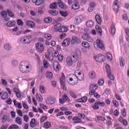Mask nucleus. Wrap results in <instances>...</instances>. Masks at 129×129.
Returning <instances> with one entry per match:
<instances>
[{"label":"nucleus","mask_w":129,"mask_h":129,"mask_svg":"<svg viewBox=\"0 0 129 129\" xmlns=\"http://www.w3.org/2000/svg\"><path fill=\"white\" fill-rule=\"evenodd\" d=\"M19 69L22 73H29L32 70V63L30 61H22L19 66Z\"/></svg>","instance_id":"nucleus-1"},{"label":"nucleus","mask_w":129,"mask_h":129,"mask_svg":"<svg viewBox=\"0 0 129 129\" xmlns=\"http://www.w3.org/2000/svg\"><path fill=\"white\" fill-rule=\"evenodd\" d=\"M80 57H81V52H80V50H76L75 52H72L70 57L74 63H76Z\"/></svg>","instance_id":"nucleus-2"},{"label":"nucleus","mask_w":129,"mask_h":129,"mask_svg":"<svg viewBox=\"0 0 129 129\" xmlns=\"http://www.w3.org/2000/svg\"><path fill=\"white\" fill-rule=\"evenodd\" d=\"M85 16L83 15H79L75 18L74 20V24L77 26H78L82 23V22H84L85 21Z\"/></svg>","instance_id":"nucleus-3"},{"label":"nucleus","mask_w":129,"mask_h":129,"mask_svg":"<svg viewBox=\"0 0 129 129\" xmlns=\"http://www.w3.org/2000/svg\"><path fill=\"white\" fill-rule=\"evenodd\" d=\"M53 51L54 49L51 47L47 49V53L45 54V58L48 60V61H53L54 60V56H53Z\"/></svg>","instance_id":"nucleus-4"},{"label":"nucleus","mask_w":129,"mask_h":129,"mask_svg":"<svg viewBox=\"0 0 129 129\" xmlns=\"http://www.w3.org/2000/svg\"><path fill=\"white\" fill-rule=\"evenodd\" d=\"M70 76L71 77L69 79L70 82H72V81H73V82L70 83V84H71V85H76L78 82V80L77 79V76L76 74H75L74 75L73 74H71L70 75Z\"/></svg>","instance_id":"nucleus-5"},{"label":"nucleus","mask_w":129,"mask_h":129,"mask_svg":"<svg viewBox=\"0 0 129 129\" xmlns=\"http://www.w3.org/2000/svg\"><path fill=\"white\" fill-rule=\"evenodd\" d=\"M75 74L77 75L78 81H82V80H84V74H83L80 70L75 71Z\"/></svg>","instance_id":"nucleus-6"},{"label":"nucleus","mask_w":129,"mask_h":129,"mask_svg":"<svg viewBox=\"0 0 129 129\" xmlns=\"http://www.w3.org/2000/svg\"><path fill=\"white\" fill-rule=\"evenodd\" d=\"M94 47L95 49H98V48H100L101 50L104 49V45L102 44V41L100 39H97L96 43H94Z\"/></svg>","instance_id":"nucleus-7"},{"label":"nucleus","mask_w":129,"mask_h":129,"mask_svg":"<svg viewBox=\"0 0 129 129\" xmlns=\"http://www.w3.org/2000/svg\"><path fill=\"white\" fill-rule=\"evenodd\" d=\"M113 4V10L116 14H117L118 13V10H119V4L120 3L118 0H115Z\"/></svg>","instance_id":"nucleus-8"},{"label":"nucleus","mask_w":129,"mask_h":129,"mask_svg":"<svg viewBox=\"0 0 129 129\" xmlns=\"http://www.w3.org/2000/svg\"><path fill=\"white\" fill-rule=\"evenodd\" d=\"M66 81L65 80V76L64 74H62L61 75V78H60V86L61 88L63 90H67V89L66 88V85H65V82Z\"/></svg>","instance_id":"nucleus-9"},{"label":"nucleus","mask_w":129,"mask_h":129,"mask_svg":"<svg viewBox=\"0 0 129 129\" xmlns=\"http://www.w3.org/2000/svg\"><path fill=\"white\" fill-rule=\"evenodd\" d=\"M94 59L96 60L97 62L101 63L103 62V61H105V56L102 54H99L98 55L94 56Z\"/></svg>","instance_id":"nucleus-10"},{"label":"nucleus","mask_w":129,"mask_h":129,"mask_svg":"<svg viewBox=\"0 0 129 129\" xmlns=\"http://www.w3.org/2000/svg\"><path fill=\"white\" fill-rule=\"evenodd\" d=\"M36 50L38 53H43L44 52V50H45V47L44 45L41 43H37L35 44Z\"/></svg>","instance_id":"nucleus-11"},{"label":"nucleus","mask_w":129,"mask_h":129,"mask_svg":"<svg viewBox=\"0 0 129 129\" xmlns=\"http://www.w3.org/2000/svg\"><path fill=\"white\" fill-rule=\"evenodd\" d=\"M99 105H100V106H104V105H105V103L103 102L97 101L96 102L93 106H92V107L93 109H99V106H98Z\"/></svg>","instance_id":"nucleus-12"},{"label":"nucleus","mask_w":129,"mask_h":129,"mask_svg":"<svg viewBox=\"0 0 129 129\" xmlns=\"http://www.w3.org/2000/svg\"><path fill=\"white\" fill-rule=\"evenodd\" d=\"M71 44H80L81 43V38L78 36H73L72 38Z\"/></svg>","instance_id":"nucleus-13"},{"label":"nucleus","mask_w":129,"mask_h":129,"mask_svg":"<svg viewBox=\"0 0 129 129\" xmlns=\"http://www.w3.org/2000/svg\"><path fill=\"white\" fill-rule=\"evenodd\" d=\"M59 103L63 104V103H65L66 101H68V102H69V101H70V99H69V97H68V96H67V95L63 94L62 96V98H59Z\"/></svg>","instance_id":"nucleus-14"},{"label":"nucleus","mask_w":129,"mask_h":129,"mask_svg":"<svg viewBox=\"0 0 129 129\" xmlns=\"http://www.w3.org/2000/svg\"><path fill=\"white\" fill-rule=\"evenodd\" d=\"M52 66L55 71H59V70H60V64H59V62H58V61H53L52 63Z\"/></svg>","instance_id":"nucleus-15"},{"label":"nucleus","mask_w":129,"mask_h":129,"mask_svg":"<svg viewBox=\"0 0 129 129\" xmlns=\"http://www.w3.org/2000/svg\"><path fill=\"white\" fill-rule=\"evenodd\" d=\"M84 40H86L88 42H93V39L87 34H85L82 36Z\"/></svg>","instance_id":"nucleus-16"},{"label":"nucleus","mask_w":129,"mask_h":129,"mask_svg":"<svg viewBox=\"0 0 129 129\" xmlns=\"http://www.w3.org/2000/svg\"><path fill=\"white\" fill-rule=\"evenodd\" d=\"M1 14L2 18H4L5 21H10V18L8 17V14L6 11H2Z\"/></svg>","instance_id":"nucleus-17"},{"label":"nucleus","mask_w":129,"mask_h":129,"mask_svg":"<svg viewBox=\"0 0 129 129\" xmlns=\"http://www.w3.org/2000/svg\"><path fill=\"white\" fill-rule=\"evenodd\" d=\"M37 124H38V123L37 122V120H36V119L33 118L31 120L30 122V127H36Z\"/></svg>","instance_id":"nucleus-18"},{"label":"nucleus","mask_w":129,"mask_h":129,"mask_svg":"<svg viewBox=\"0 0 129 129\" xmlns=\"http://www.w3.org/2000/svg\"><path fill=\"white\" fill-rule=\"evenodd\" d=\"M70 38L64 39L62 43V46L63 47H67V46H69V44H70Z\"/></svg>","instance_id":"nucleus-19"},{"label":"nucleus","mask_w":129,"mask_h":129,"mask_svg":"<svg viewBox=\"0 0 129 129\" xmlns=\"http://www.w3.org/2000/svg\"><path fill=\"white\" fill-rule=\"evenodd\" d=\"M66 63L68 66H72L74 62H73V60H72L70 57H68L66 59Z\"/></svg>","instance_id":"nucleus-20"},{"label":"nucleus","mask_w":129,"mask_h":129,"mask_svg":"<svg viewBox=\"0 0 129 129\" xmlns=\"http://www.w3.org/2000/svg\"><path fill=\"white\" fill-rule=\"evenodd\" d=\"M45 2V0H32V3L36 6H40Z\"/></svg>","instance_id":"nucleus-21"},{"label":"nucleus","mask_w":129,"mask_h":129,"mask_svg":"<svg viewBox=\"0 0 129 129\" xmlns=\"http://www.w3.org/2000/svg\"><path fill=\"white\" fill-rule=\"evenodd\" d=\"M95 19L97 24H98V25H101L102 20H101V17H100V16L98 15H96L95 16Z\"/></svg>","instance_id":"nucleus-22"},{"label":"nucleus","mask_w":129,"mask_h":129,"mask_svg":"<svg viewBox=\"0 0 129 129\" xmlns=\"http://www.w3.org/2000/svg\"><path fill=\"white\" fill-rule=\"evenodd\" d=\"M26 26L30 28H35V23L32 21H28L26 22Z\"/></svg>","instance_id":"nucleus-23"},{"label":"nucleus","mask_w":129,"mask_h":129,"mask_svg":"<svg viewBox=\"0 0 129 129\" xmlns=\"http://www.w3.org/2000/svg\"><path fill=\"white\" fill-rule=\"evenodd\" d=\"M86 26L88 28H92L94 26V23L92 20H89L86 22Z\"/></svg>","instance_id":"nucleus-24"},{"label":"nucleus","mask_w":129,"mask_h":129,"mask_svg":"<svg viewBox=\"0 0 129 129\" xmlns=\"http://www.w3.org/2000/svg\"><path fill=\"white\" fill-rule=\"evenodd\" d=\"M118 120L120 122H121L123 125H127V121H126V120L124 119L122 117H120L118 119Z\"/></svg>","instance_id":"nucleus-25"},{"label":"nucleus","mask_w":129,"mask_h":129,"mask_svg":"<svg viewBox=\"0 0 129 129\" xmlns=\"http://www.w3.org/2000/svg\"><path fill=\"white\" fill-rule=\"evenodd\" d=\"M6 25L9 28H12L16 25V22L15 21H10L7 23Z\"/></svg>","instance_id":"nucleus-26"},{"label":"nucleus","mask_w":129,"mask_h":129,"mask_svg":"<svg viewBox=\"0 0 129 129\" xmlns=\"http://www.w3.org/2000/svg\"><path fill=\"white\" fill-rule=\"evenodd\" d=\"M46 103H47V104H48L49 105H51L55 103V100L51 98L48 99L46 100Z\"/></svg>","instance_id":"nucleus-27"},{"label":"nucleus","mask_w":129,"mask_h":129,"mask_svg":"<svg viewBox=\"0 0 129 129\" xmlns=\"http://www.w3.org/2000/svg\"><path fill=\"white\" fill-rule=\"evenodd\" d=\"M89 76L91 79H94L96 77V75L95 74V72L92 71L89 74Z\"/></svg>","instance_id":"nucleus-28"},{"label":"nucleus","mask_w":129,"mask_h":129,"mask_svg":"<svg viewBox=\"0 0 129 129\" xmlns=\"http://www.w3.org/2000/svg\"><path fill=\"white\" fill-rule=\"evenodd\" d=\"M44 128H50L51 127V123L50 122H45L43 125Z\"/></svg>","instance_id":"nucleus-29"},{"label":"nucleus","mask_w":129,"mask_h":129,"mask_svg":"<svg viewBox=\"0 0 129 129\" xmlns=\"http://www.w3.org/2000/svg\"><path fill=\"white\" fill-rule=\"evenodd\" d=\"M39 90L40 91V93L42 94H44V93H46V89H45V86L43 85L40 86Z\"/></svg>","instance_id":"nucleus-30"},{"label":"nucleus","mask_w":129,"mask_h":129,"mask_svg":"<svg viewBox=\"0 0 129 129\" xmlns=\"http://www.w3.org/2000/svg\"><path fill=\"white\" fill-rule=\"evenodd\" d=\"M54 29L55 32H59V29L61 28V24L58 23L54 26Z\"/></svg>","instance_id":"nucleus-31"},{"label":"nucleus","mask_w":129,"mask_h":129,"mask_svg":"<svg viewBox=\"0 0 129 129\" xmlns=\"http://www.w3.org/2000/svg\"><path fill=\"white\" fill-rule=\"evenodd\" d=\"M58 5L61 9H62V10H65L66 9V6L65 4H63V2L61 1H58Z\"/></svg>","instance_id":"nucleus-32"},{"label":"nucleus","mask_w":129,"mask_h":129,"mask_svg":"<svg viewBox=\"0 0 129 129\" xmlns=\"http://www.w3.org/2000/svg\"><path fill=\"white\" fill-rule=\"evenodd\" d=\"M95 28L97 33H98L100 36H101V35H102V30H101V28L98 26H96Z\"/></svg>","instance_id":"nucleus-33"},{"label":"nucleus","mask_w":129,"mask_h":129,"mask_svg":"<svg viewBox=\"0 0 129 129\" xmlns=\"http://www.w3.org/2000/svg\"><path fill=\"white\" fill-rule=\"evenodd\" d=\"M9 97V94L7 93V92H4L3 93L2 96H1L2 99H8Z\"/></svg>","instance_id":"nucleus-34"},{"label":"nucleus","mask_w":129,"mask_h":129,"mask_svg":"<svg viewBox=\"0 0 129 129\" xmlns=\"http://www.w3.org/2000/svg\"><path fill=\"white\" fill-rule=\"evenodd\" d=\"M4 49L6 50V51H10L12 49V46L8 43H6L4 44Z\"/></svg>","instance_id":"nucleus-35"},{"label":"nucleus","mask_w":129,"mask_h":129,"mask_svg":"<svg viewBox=\"0 0 129 129\" xmlns=\"http://www.w3.org/2000/svg\"><path fill=\"white\" fill-rule=\"evenodd\" d=\"M77 101L78 102H86V101H87V97L85 96L81 99H78Z\"/></svg>","instance_id":"nucleus-36"},{"label":"nucleus","mask_w":129,"mask_h":129,"mask_svg":"<svg viewBox=\"0 0 129 129\" xmlns=\"http://www.w3.org/2000/svg\"><path fill=\"white\" fill-rule=\"evenodd\" d=\"M57 7H58V4L56 3H54L50 4L49 8L51 10H55V9H57Z\"/></svg>","instance_id":"nucleus-37"},{"label":"nucleus","mask_w":129,"mask_h":129,"mask_svg":"<svg viewBox=\"0 0 129 129\" xmlns=\"http://www.w3.org/2000/svg\"><path fill=\"white\" fill-rule=\"evenodd\" d=\"M46 78L48 79H51L53 77V74L50 72H47L45 75Z\"/></svg>","instance_id":"nucleus-38"},{"label":"nucleus","mask_w":129,"mask_h":129,"mask_svg":"<svg viewBox=\"0 0 129 129\" xmlns=\"http://www.w3.org/2000/svg\"><path fill=\"white\" fill-rule=\"evenodd\" d=\"M20 42L23 44H29L30 43V41H27L26 37H22L20 40Z\"/></svg>","instance_id":"nucleus-39"},{"label":"nucleus","mask_w":129,"mask_h":129,"mask_svg":"<svg viewBox=\"0 0 129 129\" xmlns=\"http://www.w3.org/2000/svg\"><path fill=\"white\" fill-rule=\"evenodd\" d=\"M37 100L38 101H43V97H42V95H41V94L37 93L36 95Z\"/></svg>","instance_id":"nucleus-40"},{"label":"nucleus","mask_w":129,"mask_h":129,"mask_svg":"<svg viewBox=\"0 0 129 129\" xmlns=\"http://www.w3.org/2000/svg\"><path fill=\"white\" fill-rule=\"evenodd\" d=\"M15 122L18 124H19V125H22V119H21V117H17L15 118Z\"/></svg>","instance_id":"nucleus-41"},{"label":"nucleus","mask_w":129,"mask_h":129,"mask_svg":"<svg viewBox=\"0 0 129 129\" xmlns=\"http://www.w3.org/2000/svg\"><path fill=\"white\" fill-rule=\"evenodd\" d=\"M115 26L114 24H112L111 26V33L112 35H114L115 34Z\"/></svg>","instance_id":"nucleus-42"},{"label":"nucleus","mask_w":129,"mask_h":129,"mask_svg":"<svg viewBox=\"0 0 129 129\" xmlns=\"http://www.w3.org/2000/svg\"><path fill=\"white\" fill-rule=\"evenodd\" d=\"M98 88V87L97 86V85L95 84H92L90 86V89H91L92 90H94L95 91H96V89H97Z\"/></svg>","instance_id":"nucleus-43"},{"label":"nucleus","mask_w":129,"mask_h":129,"mask_svg":"<svg viewBox=\"0 0 129 129\" xmlns=\"http://www.w3.org/2000/svg\"><path fill=\"white\" fill-rule=\"evenodd\" d=\"M44 21L46 24H49L52 22V18L51 17H47L44 19Z\"/></svg>","instance_id":"nucleus-44"},{"label":"nucleus","mask_w":129,"mask_h":129,"mask_svg":"<svg viewBox=\"0 0 129 129\" xmlns=\"http://www.w3.org/2000/svg\"><path fill=\"white\" fill-rule=\"evenodd\" d=\"M48 12L52 16H57V15H58V12H56L55 10H49Z\"/></svg>","instance_id":"nucleus-45"},{"label":"nucleus","mask_w":129,"mask_h":129,"mask_svg":"<svg viewBox=\"0 0 129 129\" xmlns=\"http://www.w3.org/2000/svg\"><path fill=\"white\" fill-rule=\"evenodd\" d=\"M12 66L13 67H17L19 65V62L17 60H13L12 62Z\"/></svg>","instance_id":"nucleus-46"},{"label":"nucleus","mask_w":129,"mask_h":129,"mask_svg":"<svg viewBox=\"0 0 129 129\" xmlns=\"http://www.w3.org/2000/svg\"><path fill=\"white\" fill-rule=\"evenodd\" d=\"M82 45L83 47H84L85 48H89V43L86 41H84L82 43Z\"/></svg>","instance_id":"nucleus-47"},{"label":"nucleus","mask_w":129,"mask_h":129,"mask_svg":"<svg viewBox=\"0 0 129 129\" xmlns=\"http://www.w3.org/2000/svg\"><path fill=\"white\" fill-rule=\"evenodd\" d=\"M108 78L110 80H114V76L111 73L107 74Z\"/></svg>","instance_id":"nucleus-48"},{"label":"nucleus","mask_w":129,"mask_h":129,"mask_svg":"<svg viewBox=\"0 0 129 129\" xmlns=\"http://www.w3.org/2000/svg\"><path fill=\"white\" fill-rule=\"evenodd\" d=\"M67 28L65 27V26L60 27V28L58 32H67Z\"/></svg>","instance_id":"nucleus-49"},{"label":"nucleus","mask_w":129,"mask_h":129,"mask_svg":"<svg viewBox=\"0 0 129 129\" xmlns=\"http://www.w3.org/2000/svg\"><path fill=\"white\" fill-rule=\"evenodd\" d=\"M7 13L8 14V16L9 17H10V18H14V16H15V15L13 14V13L12 12V11H11L10 10H8Z\"/></svg>","instance_id":"nucleus-50"},{"label":"nucleus","mask_w":129,"mask_h":129,"mask_svg":"<svg viewBox=\"0 0 129 129\" xmlns=\"http://www.w3.org/2000/svg\"><path fill=\"white\" fill-rule=\"evenodd\" d=\"M8 129H19V126L17 124H12L9 126Z\"/></svg>","instance_id":"nucleus-51"},{"label":"nucleus","mask_w":129,"mask_h":129,"mask_svg":"<svg viewBox=\"0 0 129 129\" xmlns=\"http://www.w3.org/2000/svg\"><path fill=\"white\" fill-rule=\"evenodd\" d=\"M45 39L47 40H51L52 39V36L50 34L46 33L44 35Z\"/></svg>","instance_id":"nucleus-52"},{"label":"nucleus","mask_w":129,"mask_h":129,"mask_svg":"<svg viewBox=\"0 0 129 129\" xmlns=\"http://www.w3.org/2000/svg\"><path fill=\"white\" fill-rule=\"evenodd\" d=\"M23 119L25 122H28L29 120H30V118L29 117V116H28V115H24L23 116Z\"/></svg>","instance_id":"nucleus-53"},{"label":"nucleus","mask_w":129,"mask_h":129,"mask_svg":"<svg viewBox=\"0 0 129 129\" xmlns=\"http://www.w3.org/2000/svg\"><path fill=\"white\" fill-rule=\"evenodd\" d=\"M48 119V116H43L41 118H40V122H44V121H46Z\"/></svg>","instance_id":"nucleus-54"},{"label":"nucleus","mask_w":129,"mask_h":129,"mask_svg":"<svg viewBox=\"0 0 129 129\" xmlns=\"http://www.w3.org/2000/svg\"><path fill=\"white\" fill-rule=\"evenodd\" d=\"M80 8L79 5L78 4H74L72 5L73 10H79Z\"/></svg>","instance_id":"nucleus-55"},{"label":"nucleus","mask_w":129,"mask_h":129,"mask_svg":"<svg viewBox=\"0 0 129 129\" xmlns=\"http://www.w3.org/2000/svg\"><path fill=\"white\" fill-rule=\"evenodd\" d=\"M70 94L71 96L72 97H73V98H77V96L75 94L74 92H73V91H70Z\"/></svg>","instance_id":"nucleus-56"},{"label":"nucleus","mask_w":129,"mask_h":129,"mask_svg":"<svg viewBox=\"0 0 129 129\" xmlns=\"http://www.w3.org/2000/svg\"><path fill=\"white\" fill-rule=\"evenodd\" d=\"M106 70L107 74L111 73V72L110 71V67L109 65L106 66Z\"/></svg>","instance_id":"nucleus-57"},{"label":"nucleus","mask_w":129,"mask_h":129,"mask_svg":"<svg viewBox=\"0 0 129 129\" xmlns=\"http://www.w3.org/2000/svg\"><path fill=\"white\" fill-rule=\"evenodd\" d=\"M60 14L62 16V17H67L68 14L65 11H60Z\"/></svg>","instance_id":"nucleus-58"},{"label":"nucleus","mask_w":129,"mask_h":129,"mask_svg":"<svg viewBox=\"0 0 129 129\" xmlns=\"http://www.w3.org/2000/svg\"><path fill=\"white\" fill-rule=\"evenodd\" d=\"M107 58L109 61H111V60H112V55L111 54L108 53L107 54Z\"/></svg>","instance_id":"nucleus-59"},{"label":"nucleus","mask_w":129,"mask_h":129,"mask_svg":"<svg viewBox=\"0 0 129 129\" xmlns=\"http://www.w3.org/2000/svg\"><path fill=\"white\" fill-rule=\"evenodd\" d=\"M32 37H33L32 35H30L26 37V39L27 41H28V42H29V43H30L31 41H32Z\"/></svg>","instance_id":"nucleus-60"},{"label":"nucleus","mask_w":129,"mask_h":129,"mask_svg":"<svg viewBox=\"0 0 129 129\" xmlns=\"http://www.w3.org/2000/svg\"><path fill=\"white\" fill-rule=\"evenodd\" d=\"M97 119L98 120H101V121H104V120H105V118L100 116H97Z\"/></svg>","instance_id":"nucleus-61"},{"label":"nucleus","mask_w":129,"mask_h":129,"mask_svg":"<svg viewBox=\"0 0 129 129\" xmlns=\"http://www.w3.org/2000/svg\"><path fill=\"white\" fill-rule=\"evenodd\" d=\"M17 24L18 26H23L24 25V22L21 19H18L17 20Z\"/></svg>","instance_id":"nucleus-62"},{"label":"nucleus","mask_w":129,"mask_h":129,"mask_svg":"<svg viewBox=\"0 0 129 129\" xmlns=\"http://www.w3.org/2000/svg\"><path fill=\"white\" fill-rule=\"evenodd\" d=\"M95 92H96V91H94L93 90H91V89H90L89 94V95H91V96L94 95Z\"/></svg>","instance_id":"nucleus-63"},{"label":"nucleus","mask_w":129,"mask_h":129,"mask_svg":"<svg viewBox=\"0 0 129 129\" xmlns=\"http://www.w3.org/2000/svg\"><path fill=\"white\" fill-rule=\"evenodd\" d=\"M3 122H6V121H7V120H8V116L7 115H4L3 116V117L2 118V119Z\"/></svg>","instance_id":"nucleus-64"}]
</instances>
